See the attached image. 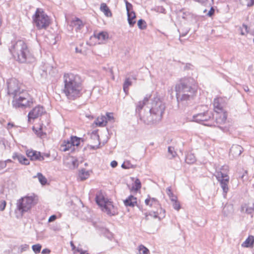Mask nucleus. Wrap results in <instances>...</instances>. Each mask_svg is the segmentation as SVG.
I'll list each match as a JSON object with an SVG mask.
<instances>
[{"instance_id":"obj_36","label":"nucleus","mask_w":254,"mask_h":254,"mask_svg":"<svg viewBox=\"0 0 254 254\" xmlns=\"http://www.w3.org/2000/svg\"><path fill=\"white\" fill-rule=\"evenodd\" d=\"M141 187V182L138 179H136L134 183L132 185V189L137 191Z\"/></svg>"},{"instance_id":"obj_8","label":"nucleus","mask_w":254,"mask_h":254,"mask_svg":"<svg viewBox=\"0 0 254 254\" xmlns=\"http://www.w3.org/2000/svg\"><path fill=\"white\" fill-rule=\"evenodd\" d=\"M96 203L101 208L102 210L110 215H114L115 214L114 206L112 202L105 198L100 193L96 195Z\"/></svg>"},{"instance_id":"obj_52","label":"nucleus","mask_w":254,"mask_h":254,"mask_svg":"<svg viewBox=\"0 0 254 254\" xmlns=\"http://www.w3.org/2000/svg\"><path fill=\"white\" fill-rule=\"evenodd\" d=\"M149 215L154 218H158V211L150 212L149 213Z\"/></svg>"},{"instance_id":"obj_42","label":"nucleus","mask_w":254,"mask_h":254,"mask_svg":"<svg viewBox=\"0 0 254 254\" xmlns=\"http://www.w3.org/2000/svg\"><path fill=\"white\" fill-rule=\"evenodd\" d=\"M42 246L40 244L34 245L32 247V249L35 254H38L40 252Z\"/></svg>"},{"instance_id":"obj_64","label":"nucleus","mask_w":254,"mask_h":254,"mask_svg":"<svg viewBox=\"0 0 254 254\" xmlns=\"http://www.w3.org/2000/svg\"><path fill=\"white\" fill-rule=\"evenodd\" d=\"M13 126V125L12 124L9 123L7 124V128L9 129L10 128L12 127Z\"/></svg>"},{"instance_id":"obj_55","label":"nucleus","mask_w":254,"mask_h":254,"mask_svg":"<svg viewBox=\"0 0 254 254\" xmlns=\"http://www.w3.org/2000/svg\"><path fill=\"white\" fill-rule=\"evenodd\" d=\"M57 219V216L55 215H53L51 216L48 220L49 222H52L54 221Z\"/></svg>"},{"instance_id":"obj_50","label":"nucleus","mask_w":254,"mask_h":254,"mask_svg":"<svg viewBox=\"0 0 254 254\" xmlns=\"http://www.w3.org/2000/svg\"><path fill=\"white\" fill-rule=\"evenodd\" d=\"M28 248H29V245H28L27 244L22 245L20 246V247L19 248L20 251L21 253H22L24 251H26L28 250Z\"/></svg>"},{"instance_id":"obj_14","label":"nucleus","mask_w":254,"mask_h":254,"mask_svg":"<svg viewBox=\"0 0 254 254\" xmlns=\"http://www.w3.org/2000/svg\"><path fill=\"white\" fill-rule=\"evenodd\" d=\"M243 151V147L239 145H233L230 149L229 156L234 158L238 157Z\"/></svg>"},{"instance_id":"obj_31","label":"nucleus","mask_w":254,"mask_h":254,"mask_svg":"<svg viewBox=\"0 0 254 254\" xmlns=\"http://www.w3.org/2000/svg\"><path fill=\"white\" fill-rule=\"evenodd\" d=\"M70 140L74 148L75 146H79L80 143V138L77 137V136H71Z\"/></svg>"},{"instance_id":"obj_21","label":"nucleus","mask_w":254,"mask_h":254,"mask_svg":"<svg viewBox=\"0 0 254 254\" xmlns=\"http://www.w3.org/2000/svg\"><path fill=\"white\" fill-rule=\"evenodd\" d=\"M90 174L88 171L86 170L85 169H82L79 170L78 173V179L80 181H84L87 179L89 177Z\"/></svg>"},{"instance_id":"obj_24","label":"nucleus","mask_w":254,"mask_h":254,"mask_svg":"<svg viewBox=\"0 0 254 254\" xmlns=\"http://www.w3.org/2000/svg\"><path fill=\"white\" fill-rule=\"evenodd\" d=\"M145 203L146 205H150V206L153 205L155 206H160V204L158 200L153 197H149L148 198H146L145 200Z\"/></svg>"},{"instance_id":"obj_35","label":"nucleus","mask_w":254,"mask_h":254,"mask_svg":"<svg viewBox=\"0 0 254 254\" xmlns=\"http://www.w3.org/2000/svg\"><path fill=\"white\" fill-rule=\"evenodd\" d=\"M246 207V212L248 214H252L254 212V201L252 203V206H246L245 205L244 206L242 207L243 210H244V208Z\"/></svg>"},{"instance_id":"obj_22","label":"nucleus","mask_w":254,"mask_h":254,"mask_svg":"<svg viewBox=\"0 0 254 254\" xmlns=\"http://www.w3.org/2000/svg\"><path fill=\"white\" fill-rule=\"evenodd\" d=\"M233 211V206L232 204H226L223 209L222 213L225 216H228Z\"/></svg>"},{"instance_id":"obj_29","label":"nucleus","mask_w":254,"mask_h":254,"mask_svg":"<svg viewBox=\"0 0 254 254\" xmlns=\"http://www.w3.org/2000/svg\"><path fill=\"white\" fill-rule=\"evenodd\" d=\"M132 82L129 78L126 79L123 84V90L126 94L128 91V87L131 85Z\"/></svg>"},{"instance_id":"obj_48","label":"nucleus","mask_w":254,"mask_h":254,"mask_svg":"<svg viewBox=\"0 0 254 254\" xmlns=\"http://www.w3.org/2000/svg\"><path fill=\"white\" fill-rule=\"evenodd\" d=\"M6 205V202L5 200H0V210L2 211L4 210L5 206Z\"/></svg>"},{"instance_id":"obj_37","label":"nucleus","mask_w":254,"mask_h":254,"mask_svg":"<svg viewBox=\"0 0 254 254\" xmlns=\"http://www.w3.org/2000/svg\"><path fill=\"white\" fill-rule=\"evenodd\" d=\"M138 251L140 254H150L149 250L142 245L138 247Z\"/></svg>"},{"instance_id":"obj_7","label":"nucleus","mask_w":254,"mask_h":254,"mask_svg":"<svg viewBox=\"0 0 254 254\" xmlns=\"http://www.w3.org/2000/svg\"><path fill=\"white\" fill-rule=\"evenodd\" d=\"M33 19L34 24L38 29H46L50 23V18L41 8L37 9Z\"/></svg>"},{"instance_id":"obj_4","label":"nucleus","mask_w":254,"mask_h":254,"mask_svg":"<svg viewBox=\"0 0 254 254\" xmlns=\"http://www.w3.org/2000/svg\"><path fill=\"white\" fill-rule=\"evenodd\" d=\"M63 79V92L68 99L74 100L81 95L82 80L79 75L66 73L64 74Z\"/></svg>"},{"instance_id":"obj_44","label":"nucleus","mask_w":254,"mask_h":254,"mask_svg":"<svg viewBox=\"0 0 254 254\" xmlns=\"http://www.w3.org/2000/svg\"><path fill=\"white\" fill-rule=\"evenodd\" d=\"M157 211H158V219L160 220L165 217V211L161 207Z\"/></svg>"},{"instance_id":"obj_40","label":"nucleus","mask_w":254,"mask_h":254,"mask_svg":"<svg viewBox=\"0 0 254 254\" xmlns=\"http://www.w3.org/2000/svg\"><path fill=\"white\" fill-rule=\"evenodd\" d=\"M137 25L138 28L142 30L145 29L146 28V22L142 19H140L138 21Z\"/></svg>"},{"instance_id":"obj_62","label":"nucleus","mask_w":254,"mask_h":254,"mask_svg":"<svg viewBox=\"0 0 254 254\" xmlns=\"http://www.w3.org/2000/svg\"><path fill=\"white\" fill-rule=\"evenodd\" d=\"M189 30H187L185 32L180 33V37L185 36L189 32Z\"/></svg>"},{"instance_id":"obj_10","label":"nucleus","mask_w":254,"mask_h":254,"mask_svg":"<svg viewBox=\"0 0 254 254\" xmlns=\"http://www.w3.org/2000/svg\"><path fill=\"white\" fill-rule=\"evenodd\" d=\"M212 116L211 112L207 111L203 113H200L193 115V121L207 126H215L214 123H209Z\"/></svg>"},{"instance_id":"obj_38","label":"nucleus","mask_w":254,"mask_h":254,"mask_svg":"<svg viewBox=\"0 0 254 254\" xmlns=\"http://www.w3.org/2000/svg\"><path fill=\"white\" fill-rule=\"evenodd\" d=\"M240 30L242 35H246L249 32L248 26L245 24H243L242 26L240 27Z\"/></svg>"},{"instance_id":"obj_18","label":"nucleus","mask_w":254,"mask_h":254,"mask_svg":"<svg viewBox=\"0 0 254 254\" xmlns=\"http://www.w3.org/2000/svg\"><path fill=\"white\" fill-rule=\"evenodd\" d=\"M221 99L215 98L213 101L214 110L215 113H222V112H225L223 109V105L221 104L220 101Z\"/></svg>"},{"instance_id":"obj_58","label":"nucleus","mask_w":254,"mask_h":254,"mask_svg":"<svg viewBox=\"0 0 254 254\" xmlns=\"http://www.w3.org/2000/svg\"><path fill=\"white\" fill-rule=\"evenodd\" d=\"M118 165V163L117 161H112L111 163V166L113 167V168H115Z\"/></svg>"},{"instance_id":"obj_54","label":"nucleus","mask_w":254,"mask_h":254,"mask_svg":"<svg viewBox=\"0 0 254 254\" xmlns=\"http://www.w3.org/2000/svg\"><path fill=\"white\" fill-rule=\"evenodd\" d=\"M75 251H76V252L79 253L80 254H88L86 251L82 250V249L79 247L77 248Z\"/></svg>"},{"instance_id":"obj_33","label":"nucleus","mask_w":254,"mask_h":254,"mask_svg":"<svg viewBox=\"0 0 254 254\" xmlns=\"http://www.w3.org/2000/svg\"><path fill=\"white\" fill-rule=\"evenodd\" d=\"M34 177L37 178L38 179L39 182L42 185H45L47 183V179L41 173H38L37 174V176H35Z\"/></svg>"},{"instance_id":"obj_28","label":"nucleus","mask_w":254,"mask_h":254,"mask_svg":"<svg viewBox=\"0 0 254 254\" xmlns=\"http://www.w3.org/2000/svg\"><path fill=\"white\" fill-rule=\"evenodd\" d=\"M185 161L188 164H192L195 162L196 159L193 154L188 153L186 155Z\"/></svg>"},{"instance_id":"obj_30","label":"nucleus","mask_w":254,"mask_h":254,"mask_svg":"<svg viewBox=\"0 0 254 254\" xmlns=\"http://www.w3.org/2000/svg\"><path fill=\"white\" fill-rule=\"evenodd\" d=\"M107 123L106 119L104 116L101 118H98L96 122V124L100 127L105 126Z\"/></svg>"},{"instance_id":"obj_2","label":"nucleus","mask_w":254,"mask_h":254,"mask_svg":"<svg viewBox=\"0 0 254 254\" xmlns=\"http://www.w3.org/2000/svg\"><path fill=\"white\" fill-rule=\"evenodd\" d=\"M7 93L13 98L12 106L15 108H25L33 103V99L26 91L21 90L18 81L14 78L7 82Z\"/></svg>"},{"instance_id":"obj_19","label":"nucleus","mask_w":254,"mask_h":254,"mask_svg":"<svg viewBox=\"0 0 254 254\" xmlns=\"http://www.w3.org/2000/svg\"><path fill=\"white\" fill-rule=\"evenodd\" d=\"M254 243V237L251 235L242 244L241 246L244 248H250L253 246Z\"/></svg>"},{"instance_id":"obj_53","label":"nucleus","mask_w":254,"mask_h":254,"mask_svg":"<svg viewBox=\"0 0 254 254\" xmlns=\"http://www.w3.org/2000/svg\"><path fill=\"white\" fill-rule=\"evenodd\" d=\"M214 12H215L214 8L211 6L210 9L208 12V13H207V14L206 15L209 17H211L214 14Z\"/></svg>"},{"instance_id":"obj_60","label":"nucleus","mask_w":254,"mask_h":254,"mask_svg":"<svg viewBox=\"0 0 254 254\" xmlns=\"http://www.w3.org/2000/svg\"><path fill=\"white\" fill-rule=\"evenodd\" d=\"M50 250L48 249H44L42 250V254H47V253H50Z\"/></svg>"},{"instance_id":"obj_25","label":"nucleus","mask_w":254,"mask_h":254,"mask_svg":"<svg viewBox=\"0 0 254 254\" xmlns=\"http://www.w3.org/2000/svg\"><path fill=\"white\" fill-rule=\"evenodd\" d=\"M100 10L104 13L106 16L110 17L112 16L111 11L106 3H101L100 6Z\"/></svg>"},{"instance_id":"obj_34","label":"nucleus","mask_w":254,"mask_h":254,"mask_svg":"<svg viewBox=\"0 0 254 254\" xmlns=\"http://www.w3.org/2000/svg\"><path fill=\"white\" fill-rule=\"evenodd\" d=\"M166 193L169 197L170 200L172 201H175L177 199V197L173 193L171 187H168L166 189Z\"/></svg>"},{"instance_id":"obj_13","label":"nucleus","mask_w":254,"mask_h":254,"mask_svg":"<svg viewBox=\"0 0 254 254\" xmlns=\"http://www.w3.org/2000/svg\"><path fill=\"white\" fill-rule=\"evenodd\" d=\"M26 155L32 161L44 160V157L41 154V153L35 150H28L26 151Z\"/></svg>"},{"instance_id":"obj_56","label":"nucleus","mask_w":254,"mask_h":254,"mask_svg":"<svg viewBox=\"0 0 254 254\" xmlns=\"http://www.w3.org/2000/svg\"><path fill=\"white\" fill-rule=\"evenodd\" d=\"M6 167V162L0 161V171Z\"/></svg>"},{"instance_id":"obj_27","label":"nucleus","mask_w":254,"mask_h":254,"mask_svg":"<svg viewBox=\"0 0 254 254\" xmlns=\"http://www.w3.org/2000/svg\"><path fill=\"white\" fill-rule=\"evenodd\" d=\"M168 157L170 159H172L176 157L177 153L175 151V148L173 146H169L168 148Z\"/></svg>"},{"instance_id":"obj_51","label":"nucleus","mask_w":254,"mask_h":254,"mask_svg":"<svg viewBox=\"0 0 254 254\" xmlns=\"http://www.w3.org/2000/svg\"><path fill=\"white\" fill-rule=\"evenodd\" d=\"M248 172L247 171L245 170L244 171L243 175H242L239 177L243 180V181H245L248 179Z\"/></svg>"},{"instance_id":"obj_1","label":"nucleus","mask_w":254,"mask_h":254,"mask_svg":"<svg viewBox=\"0 0 254 254\" xmlns=\"http://www.w3.org/2000/svg\"><path fill=\"white\" fill-rule=\"evenodd\" d=\"M149 96L145 97L142 101L136 104L135 113L144 123L149 125L161 120L165 106L157 96L154 97L150 105H148Z\"/></svg>"},{"instance_id":"obj_12","label":"nucleus","mask_w":254,"mask_h":254,"mask_svg":"<svg viewBox=\"0 0 254 254\" xmlns=\"http://www.w3.org/2000/svg\"><path fill=\"white\" fill-rule=\"evenodd\" d=\"M45 112L42 106L38 105L31 110L28 115V120L30 122L31 120H35L41 116Z\"/></svg>"},{"instance_id":"obj_6","label":"nucleus","mask_w":254,"mask_h":254,"mask_svg":"<svg viewBox=\"0 0 254 254\" xmlns=\"http://www.w3.org/2000/svg\"><path fill=\"white\" fill-rule=\"evenodd\" d=\"M37 199L34 195L26 196L18 199L16 203V208L15 212L16 217H22L23 215L30 210L32 207L37 203Z\"/></svg>"},{"instance_id":"obj_20","label":"nucleus","mask_w":254,"mask_h":254,"mask_svg":"<svg viewBox=\"0 0 254 254\" xmlns=\"http://www.w3.org/2000/svg\"><path fill=\"white\" fill-rule=\"evenodd\" d=\"M94 36L101 42L107 40L109 38V34L107 32L102 31L97 34H95Z\"/></svg>"},{"instance_id":"obj_43","label":"nucleus","mask_w":254,"mask_h":254,"mask_svg":"<svg viewBox=\"0 0 254 254\" xmlns=\"http://www.w3.org/2000/svg\"><path fill=\"white\" fill-rule=\"evenodd\" d=\"M152 10L162 13H165L166 10L162 6H157L152 9Z\"/></svg>"},{"instance_id":"obj_63","label":"nucleus","mask_w":254,"mask_h":254,"mask_svg":"<svg viewBox=\"0 0 254 254\" xmlns=\"http://www.w3.org/2000/svg\"><path fill=\"white\" fill-rule=\"evenodd\" d=\"M243 89L247 92L249 91V88L248 86L244 85L243 86Z\"/></svg>"},{"instance_id":"obj_41","label":"nucleus","mask_w":254,"mask_h":254,"mask_svg":"<svg viewBox=\"0 0 254 254\" xmlns=\"http://www.w3.org/2000/svg\"><path fill=\"white\" fill-rule=\"evenodd\" d=\"M92 136L94 137L95 139H97L98 140V145H94V146H92V145L90 146V148L91 149L95 150V149H97L99 148V147H100V141H99V136L98 135H97L96 134H94Z\"/></svg>"},{"instance_id":"obj_16","label":"nucleus","mask_w":254,"mask_h":254,"mask_svg":"<svg viewBox=\"0 0 254 254\" xmlns=\"http://www.w3.org/2000/svg\"><path fill=\"white\" fill-rule=\"evenodd\" d=\"M74 149L75 148L73 147L72 143H71L70 140H64L60 147V150L63 152L67 151L72 152L74 151Z\"/></svg>"},{"instance_id":"obj_39","label":"nucleus","mask_w":254,"mask_h":254,"mask_svg":"<svg viewBox=\"0 0 254 254\" xmlns=\"http://www.w3.org/2000/svg\"><path fill=\"white\" fill-rule=\"evenodd\" d=\"M194 1L200 3L201 5L210 6L213 2V0H194Z\"/></svg>"},{"instance_id":"obj_46","label":"nucleus","mask_w":254,"mask_h":254,"mask_svg":"<svg viewBox=\"0 0 254 254\" xmlns=\"http://www.w3.org/2000/svg\"><path fill=\"white\" fill-rule=\"evenodd\" d=\"M124 1L126 3L127 12L133 11L132 4L128 2L127 0H124Z\"/></svg>"},{"instance_id":"obj_57","label":"nucleus","mask_w":254,"mask_h":254,"mask_svg":"<svg viewBox=\"0 0 254 254\" xmlns=\"http://www.w3.org/2000/svg\"><path fill=\"white\" fill-rule=\"evenodd\" d=\"M36 133L37 134V135L40 137H41L43 135V132L42 131V129L41 128H39V130H36Z\"/></svg>"},{"instance_id":"obj_49","label":"nucleus","mask_w":254,"mask_h":254,"mask_svg":"<svg viewBox=\"0 0 254 254\" xmlns=\"http://www.w3.org/2000/svg\"><path fill=\"white\" fill-rule=\"evenodd\" d=\"M122 167L124 169H129L133 168V165L129 163L128 162H124L122 165Z\"/></svg>"},{"instance_id":"obj_59","label":"nucleus","mask_w":254,"mask_h":254,"mask_svg":"<svg viewBox=\"0 0 254 254\" xmlns=\"http://www.w3.org/2000/svg\"><path fill=\"white\" fill-rule=\"evenodd\" d=\"M254 4V0H250L247 3V6L249 7L252 6Z\"/></svg>"},{"instance_id":"obj_47","label":"nucleus","mask_w":254,"mask_h":254,"mask_svg":"<svg viewBox=\"0 0 254 254\" xmlns=\"http://www.w3.org/2000/svg\"><path fill=\"white\" fill-rule=\"evenodd\" d=\"M104 116L106 118L107 122L113 120L114 119L113 113H107L106 116Z\"/></svg>"},{"instance_id":"obj_32","label":"nucleus","mask_w":254,"mask_h":254,"mask_svg":"<svg viewBox=\"0 0 254 254\" xmlns=\"http://www.w3.org/2000/svg\"><path fill=\"white\" fill-rule=\"evenodd\" d=\"M71 163V165L69 166V168L71 169H75L77 168L78 166V161L76 159H75L74 158H72L71 160L68 162H64V164L66 166H67V163Z\"/></svg>"},{"instance_id":"obj_45","label":"nucleus","mask_w":254,"mask_h":254,"mask_svg":"<svg viewBox=\"0 0 254 254\" xmlns=\"http://www.w3.org/2000/svg\"><path fill=\"white\" fill-rule=\"evenodd\" d=\"M172 205L173 208L177 210H179L180 209V204L179 201H178L177 199L175 201H172Z\"/></svg>"},{"instance_id":"obj_61","label":"nucleus","mask_w":254,"mask_h":254,"mask_svg":"<svg viewBox=\"0 0 254 254\" xmlns=\"http://www.w3.org/2000/svg\"><path fill=\"white\" fill-rule=\"evenodd\" d=\"M70 246H71V247L72 248V250L74 251V254H75L76 253V251H75V250H76V249L77 248H76L75 246L74 245V244H73L72 242H70Z\"/></svg>"},{"instance_id":"obj_9","label":"nucleus","mask_w":254,"mask_h":254,"mask_svg":"<svg viewBox=\"0 0 254 254\" xmlns=\"http://www.w3.org/2000/svg\"><path fill=\"white\" fill-rule=\"evenodd\" d=\"M222 170H224V172H217L215 176L218 181L220 182L221 187L223 190L224 197H225L229 190V177L227 174V172L228 170V166H223Z\"/></svg>"},{"instance_id":"obj_11","label":"nucleus","mask_w":254,"mask_h":254,"mask_svg":"<svg viewBox=\"0 0 254 254\" xmlns=\"http://www.w3.org/2000/svg\"><path fill=\"white\" fill-rule=\"evenodd\" d=\"M227 117L226 112H222V113H215V124L213 123L215 126H217L221 129L224 132L228 131V128L226 127H222L220 126L221 125L225 123Z\"/></svg>"},{"instance_id":"obj_23","label":"nucleus","mask_w":254,"mask_h":254,"mask_svg":"<svg viewBox=\"0 0 254 254\" xmlns=\"http://www.w3.org/2000/svg\"><path fill=\"white\" fill-rule=\"evenodd\" d=\"M127 20L130 26L132 27L135 23V21L134 20L135 18V13L133 11L127 12Z\"/></svg>"},{"instance_id":"obj_5","label":"nucleus","mask_w":254,"mask_h":254,"mask_svg":"<svg viewBox=\"0 0 254 254\" xmlns=\"http://www.w3.org/2000/svg\"><path fill=\"white\" fill-rule=\"evenodd\" d=\"M9 50L14 59L19 63H31L34 61V58L31 54L27 44L23 40L12 41Z\"/></svg>"},{"instance_id":"obj_26","label":"nucleus","mask_w":254,"mask_h":254,"mask_svg":"<svg viewBox=\"0 0 254 254\" xmlns=\"http://www.w3.org/2000/svg\"><path fill=\"white\" fill-rule=\"evenodd\" d=\"M71 25L72 26H75L76 30L80 29L81 27L83 26L82 21L78 18H75L74 20H72L71 22Z\"/></svg>"},{"instance_id":"obj_15","label":"nucleus","mask_w":254,"mask_h":254,"mask_svg":"<svg viewBox=\"0 0 254 254\" xmlns=\"http://www.w3.org/2000/svg\"><path fill=\"white\" fill-rule=\"evenodd\" d=\"M12 158L14 160H17L22 165H29V160L23 155L18 153H14L12 155Z\"/></svg>"},{"instance_id":"obj_3","label":"nucleus","mask_w":254,"mask_h":254,"mask_svg":"<svg viewBox=\"0 0 254 254\" xmlns=\"http://www.w3.org/2000/svg\"><path fill=\"white\" fill-rule=\"evenodd\" d=\"M193 80L190 77L181 79L175 86L176 97L179 104L189 105L194 99L197 93L193 85Z\"/></svg>"},{"instance_id":"obj_17","label":"nucleus","mask_w":254,"mask_h":254,"mask_svg":"<svg viewBox=\"0 0 254 254\" xmlns=\"http://www.w3.org/2000/svg\"><path fill=\"white\" fill-rule=\"evenodd\" d=\"M124 203L127 207H133L137 204V198L132 195H130L124 200Z\"/></svg>"}]
</instances>
